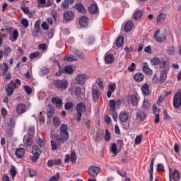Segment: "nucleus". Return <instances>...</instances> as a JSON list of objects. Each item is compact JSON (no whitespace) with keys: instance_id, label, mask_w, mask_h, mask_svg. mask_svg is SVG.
I'll use <instances>...</instances> for the list:
<instances>
[{"instance_id":"nucleus-1","label":"nucleus","mask_w":181,"mask_h":181,"mask_svg":"<svg viewBox=\"0 0 181 181\" xmlns=\"http://www.w3.org/2000/svg\"><path fill=\"white\" fill-rule=\"evenodd\" d=\"M54 136L57 142L54 140H51L50 144L52 146V151H56L58 146H60V145L65 144V142L69 141L70 138V134H69V131H67V125L62 124L60 127L59 134H54Z\"/></svg>"},{"instance_id":"nucleus-2","label":"nucleus","mask_w":181,"mask_h":181,"mask_svg":"<svg viewBox=\"0 0 181 181\" xmlns=\"http://www.w3.org/2000/svg\"><path fill=\"white\" fill-rule=\"evenodd\" d=\"M31 153L33 156H30V160L33 162V163H37L39 158H40V155L42 154V151L39 149V146L37 145H33L32 147Z\"/></svg>"},{"instance_id":"nucleus-3","label":"nucleus","mask_w":181,"mask_h":181,"mask_svg":"<svg viewBox=\"0 0 181 181\" xmlns=\"http://www.w3.org/2000/svg\"><path fill=\"white\" fill-rule=\"evenodd\" d=\"M87 107L86 103L81 102L76 105V121L80 122L81 121V117H83V112H85Z\"/></svg>"},{"instance_id":"nucleus-4","label":"nucleus","mask_w":181,"mask_h":181,"mask_svg":"<svg viewBox=\"0 0 181 181\" xmlns=\"http://www.w3.org/2000/svg\"><path fill=\"white\" fill-rule=\"evenodd\" d=\"M90 76L86 74H79L76 77V83L79 86H84L87 81L89 80Z\"/></svg>"},{"instance_id":"nucleus-5","label":"nucleus","mask_w":181,"mask_h":181,"mask_svg":"<svg viewBox=\"0 0 181 181\" xmlns=\"http://www.w3.org/2000/svg\"><path fill=\"white\" fill-rule=\"evenodd\" d=\"M54 85L58 90H66L69 87V81L63 80L54 81Z\"/></svg>"},{"instance_id":"nucleus-6","label":"nucleus","mask_w":181,"mask_h":181,"mask_svg":"<svg viewBox=\"0 0 181 181\" xmlns=\"http://www.w3.org/2000/svg\"><path fill=\"white\" fill-rule=\"evenodd\" d=\"M139 100H141V98L139 97V95L138 93L130 95L128 97V99H127V103H130L133 107H136L138 104H139Z\"/></svg>"},{"instance_id":"nucleus-7","label":"nucleus","mask_w":181,"mask_h":181,"mask_svg":"<svg viewBox=\"0 0 181 181\" xmlns=\"http://www.w3.org/2000/svg\"><path fill=\"white\" fill-rule=\"evenodd\" d=\"M6 93H7L8 97L13 95V92L16 90V83L13 81H10V83L6 86L5 87Z\"/></svg>"},{"instance_id":"nucleus-8","label":"nucleus","mask_w":181,"mask_h":181,"mask_svg":"<svg viewBox=\"0 0 181 181\" xmlns=\"http://www.w3.org/2000/svg\"><path fill=\"white\" fill-rule=\"evenodd\" d=\"M169 70H170V66H166L160 72V83H165L166 79L168 78V74L169 73Z\"/></svg>"},{"instance_id":"nucleus-9","label":"nucleus","mask_w":181,"mask_h":181,"mask_svg":"<svg viewBox=\"0 0 181 181\" xmlns=\"http://www.w3.org/2000/svg\"><path fill=\"white\" fill-rule=\"evenodd\" d=\"M65 163H69V162H71L74 165L76 162H77V155H76V151H72L70 154H66L64 160Z\"/></svg>"},{"instance_id":"nucleus-10","label":"nucleus","mask_w":181,"mask_h":181,"mask_svg":"<svg viewBox=\"0 0 181 181\" xmlns=\"http://www.w3.org/2000/svg\"><path fill=\"white\" fill-rule=\"evenodd\" d=\"M159 33H160V30H157L153 35V37L156 42H158V43H162L166 40V35L163 33L158 36Z\"/></svg>"},{"instance_id":"nucleus-11","label":"nucleus","mask_w":181,"mask_h":181,"mask_svg":"<svg viewBox=\"0 0 181 181\" xmlns=\"http://www.w3.org/2000/svg\"><path fill=\"white\" fill-rule=\"evenodd\" d=\"M173 105L174 108H180L181 106V93L177 92L173 100Z\"/></svg>"},{"instance_id":"nucleus-12","label":"nucleus","mask_w":181,"mask_h":181,"mask_svg":"<svg viewBox=\"0 0 181 181\" xmlns=\"http://www.w3.org/2000/svg\"><path fill=\"white\" fill-rule=\"evenodd\" d=\"M16 124V120L13 117H10L8 119V122H7L8 127L10 128L7 130V133L8 135H12L13 134V129L15 128V125Z\"/></svg>"},{"instance_id":"nucleus-13","label":"nucleus","mask_w":181,"mask_h":181,"mask_svg":"<svg viewBox=\"0 0 181 181\" xmlns=\"http://www.w3.org/2000/svg\"><path fill=\"white\" fill-rule=\"evenodd\" d=\"M169 176H170V181H172V177L173 180L177 181L180 179V173L177 170H174V171L173 172L172 168H170Z\"/></svg>"},{"instance_id":"nucleus-14","label":"nucleus","mask_w":181,"mask_h":181,"mask_svg":"<svg viewBox=\"0 0 181 181\" xmlns=\"http://www.w3.org/2000/svg\"><path fill=\"white\" fill-rule=\"evenodd\" d=\"M88 173L91 177H97L98 173H100V167L95 165L90 166Z\"/></svg>"},{"instance_id":"nucleus-15","label":"nucleus","mask_w":181,"mask_h":181,"mask_svg":"<svg viewBox=\"0 0 181 181\" xmlns=\"http://www.w3.org/2000/svg\"><path fill=\"white\" fill-rule=\"evenodd\" d=\"M110 111H115L117 107L119 108L121 107V99H117L115 100V99L110 100Z\"/></svg>"},{"instance_id":"nucleus-16","label":"nucleus","mask_w":181,"mask_h":181,"mask_svg":"<svg viewBox=\"0 0 181 181\" xmlns=\"http://www.w3.org/2000/svg\"><path fill=\"white\" fill-rule=\"evenodd\" d=\"M115 90H117V84L115 83L109 84L108 90L107 92V98H111V95H112L113 93H115Z\"/></svg>"},{"instance_id":"nucleus-17","label":"nucleus","mask_w":181,"mask_h":181,"mask_svg":"<svg viewBox=\"0 0 181 181\" xmlns=\"http://www.w3.org/2000/svg\"><path fill=\"white\" fill-rule=\"evenodd\" d=\"M142 70L145 74H147L148 76H152V74L153 71L152 69H150L149 64L148 62H144L142 65Z\"/></svg>"},{"instance_id":"nucleus-18","label":"nucleus","mask_w":181,"mask_h":181,"mask_svg":"<svg viewBox=\"0 0 181 181\" xmlns=\"http://www.w3.org/2000/svg\"><path fill=\"white\" fill-rule=\"evenodd\" d=\"M168 19V15L165 13H159L157 16L156 23H163Z\"/></svg>"},{"instance_id":"nucleus-19","label":"nucleus","mask_w":181,"mask_h":181,"mask_svg":"<svg viewBox=\"0 0 181 181\" xmlns=\"http://www.w3.org/2000/svg\"><path fill=\"white\" fill-rule=\"evenodd\" d=\"M120 122L125 123L129 119V115L127 112H122L119 115Z\"/></svg>"},{"instance_id":"nucleus-20","label":"nucleus","mask_w":181,"mask_h":181,"mask_svg":"<svg viewBox=\"0 0 181 181\" xmlns=\"http://www.w3.org/2000/svg\"><path fill=\"white\" fill-rule=\"evenodd\" d=\"M74 18V13L71 11H66L64 13V19L65 21H73V18Z\"/></svg>"},{"instance_id":"nucleus-21","label":"nucleus","mask_w":181,"mask_h":181,"mask_svg":"<svg viewBox=\"0 0 181 181\" xmlns=\"http://www.w3.org/2000/svg\"><path fill=\"white\" fill-rule=\"evenodd\" d=\"M141 93L144 97H146V95H149L151 94V90H149V84L144 83L141 87Z\"/></svg>"},{"instance_id":"nucleus-22","label":"nucleus","mask_w":181,"mask_h":181,"mask_svg":"<svg viewBox=\"0 0 181 181\" xmlns=\"http://www.w3.org/2000/svg\"><path fill=\"white\" fill-rule=\"evenodd\" d=\"M62 163V160L60 159H52V160H49L47 161V166L48 168H52V166H57L59 165H61Z\"/></svg>"},{"instance_id":"nucleus-23","label":"nucleus","mask_w":181,"mask_h":181,"mask_svg":"<svg viewBox=\"0 0 181 181\" xmlns=\"http://www.w3.org/2000/svg\"><path fill=\"white\" fill-rule=\"evenodd\" d=\"M155 158H152L150 163V169L148 170V173L150 175L149 180L153 181V165L155 163Z\"/></svg>"},{"instance_id":"nucleus-24","label":"nucleus","mask_w":181,"mask_h":181,"mask_svg":"<svg viewBox=\"0 0 181 181\" xmlns=\"http://www.w3.org/2000/svg\"><path fill=\"white\" fill-rule=\"evenodd\" d=\"M15 155L18 158V159H22V158L25 156V148H17L16 150Z\"/></svg>"},{"instance_id":"nucleus-25","label":"nucleus","mask_w":181,"mask_h":181,"mask_svg":"<svg viewBox=\"0 0 181 181\" xmlns=\"http://www.w3.org/2000/svg\"><path fill=\"white\" fill-rule=\"evenodd\" d=\"M136 119L140 122L145 121V119H146V115H145L144 111L139 110L136 112Z\"/></svg>"},{"instance_id":"nucleus-26","label":"nucleus","mask_w":181,"mask_h":181,"mask_svg":"<svg viewBox=\"0 0 181 181\" xmlns=\"http://www.w3.org/2000/svg\"><path fill=\"white\" fill-rule=\"evenodd\" d=\"M79 25L81 28H87L88 26V18L82 16L79 20Z\"/></svg>"},{"instance_id":"nucleus-27","label":"nucleus","mask_w":181,"mask_h":181,"mask_svg":"<svg viewBox=\"0 0 181 181\" xmlns=\"http://www.w3.org/2000/svg\"><path fill=\"white\" fill-rule=\"evenodd\" d=\"M132 28H134V23L129 21L124 24V31L127 33H128L132 30Z\"/></svg>"},{"instance_id":"nucleus-28","label":"nucleus","mask_w":181,"mask_h":181,"mask_svg":"<svg viewBox=\"0 0 181 181\" xmlns=\"http://www.w3.org/2000/svg\"><path fill=\"white\" fill-rule=\"evenodd\" d=\"M143 16H144V12L141 10L136 9L133 13V19L134 21H138V19H140V18H142Z\"/></svg>"},{"instance_id":"nucleus-29","label":"nucleus","mask_w":181,"mask_h":181,"mask_svg":"<svg viewBox=\"0 0 181 181\" xmlns=\"http://www.w3.org/2000/svg\"><path fill=\"white\" fill-rule=\"evenodd\" d=\"M52 104H55L56 107L60 108L63 105V100L59 98V97H55L52 99Z\"/></svg>"},{"instance_id":"nucleus-30","label":"nucleus","mask_w":181,"mask_h":181,"mask_svg":"<svg viewBox=\"0 0 181 181\" xmlns=\"http://www.w3.org/2000/svg\"><path fill=\"white\" fill-rule=\"evenodd\" d=\"M71 52L77 57H79V59H84V54H83V52L76 49V48H71Z\"/></svg>"},{"instance_id":"nucleus-31","label":"nucleus","mask_w":181,"mask_h":181,"mask_svg":"<svg viewBox=\"0 0 181 181\" xmlns=\"http://www.w3.org/2000/svg\"><path fill=\"white\" fill-rule=\"evenodd\" d=\"M16 111L18 114H23L26 111V105L21 103L17 105Z\"/></svg>"},{"instance_id":"nucleus-32","label":"nucleus","mask_w":181,"mask_h":181,"mask_svg":"<svg viewBox=\"0 0 181 181\" xmlns=\"http://www.w3.org/2000/svg\"><path fill=\"white\" fill-rule=\"evenodd\" d=\"M74 2V0H64V2L61 4L62 9H69V7L71 4Z\"/></svg>"},{"instance_id":"nucleus-33","label":"nucleus","mask_w":181,"mask_h":181,"mask_svg":"<svg viewBox=\"0 0 181 181\" xmlns=\"http://www.w3.org/2000/svg\"><path fill=\"white\" fill-rule=\"evenodd\" d=\"M105 60L107 64H111L115 60L114 55L112 54H106L105 56Z\"/></svg>"},{"instance_id":"nucleus-34","label":"nucleus","mask_w":181,"mask_h":181,"mask_svg":"<svg viewBox=\"0 0 181 181\" xmlns=\"http://www.w3.org/2000/svg\"><path fill=\"white\" fill-rule=\"evenodd\" d=\"M134 80L137 83H141V81H144V74H142V73H136L134 75Z\"/></svg>"},{"instance_id":"nucleus-35","label":"nucleus","mask_w":181,"mask_h":181,"mask_svg":"<svg viewBox=\"0 0 181 181\" xmlns=\"http://www.w3.org/2000/svg\"><path fill=\"white\" fill-rule=\"evenodd\" d=\"M34 29H35V33L34 36L35 37H37V33H40V21H37L35 23V26H34Z\"/></svg>"},{"instance_id":"nucleus-36","label":"nucleus","mask_w":181,"mask_h":181,"mask_svg":"<svg viewBox=\"0 0 181 181\" xmlns=\"http://www.w3.org/2000/svg\"><path fill=\"white\" fill-rule=\"evenodd\" d=\"M8 70H9L8 64L3 63V64L1 66V71L3 76H6V73H8Z\"/></svg>"},{"instance_id":"nucleus-37","label":"nucleus","mask_w":181,"mask_h":181,"mask_svg":"<svg viewBox=\"0 0 181 181\" xmlns=\"http://www.w3.org/2000/svg\"><path fill=\"white\" fill-rule=\"evenodd\" d=\"M88 9L89 12L92 13V15L97 13V12H98V6H97V4H90Z\"/></svg>"},{"instance_id":"nucleus-38","label":"nucleus","mask_w":181,"mask_h":181,"mask_svg":"<svg viewBox=\"0 0 181 181\" xmlns=\"http://www.w3.org/2000/svg\"><path fill=\"white\" fill-rule=\"evenodd\" d=\"M18 37H19V33L18 32L17 30H15L13 31V35L10 37L9 40H11V42L14 43V42H16V40H18Z\"/></svg>"},{"instance_id":"nucleus-39","label":"nucleus","mask_w":181,"mask_h":181,"mask_svg":"<svg viewBox=\"0 0 181 181\" xmlns=\"http://www.w3.org/2000/svg\"><path fill=\"white\" fill-rule=\"evenodd\" d=\"M64 60L65 62H77L78 59L76 56L71 54L69 56H65Z\"/></svg>"},{"instance_id":"nucleus-40","label":"nucleus","mask_w":181,"mask_h":181,"mask_svg":"<svg viewBox=\"0 0 181 181\" xmlns=\"http://www.w3.org/2000/svg\"><path fill=\"white\" fill-rule=\"evenodd\" d=\"M74 8L81 13H84L86 12V8H84V5H83V4L78 3L75 5Z\"/></svg>"},{"instance_id":"nucleus-41","label":"nucleus","mask_w":181,"mask_h":181,"mask_svg":"<svg viewBox=\"0 0 181 181\" xmlns=\"http://www.w3.org/2000/svg\"><path fill=\"white\" fill-rule=\"evenodd\" d=\"M49 110L47 112V118H52L54 115V107L52 105H49Z\"/></svg>"},{"instance_id":"nucleus-42","label":"nucleus","mask_w":181,"mask_h":181,"mask_svg":"<svg viewBox=\"0 0 181 181\" xmlns=\"http://www.w3.org/2000/svg\"><path fill=\"white\" fill-rule=\"evenodd\" d=\"M62 71H64L65 74H71L73 72V67L71 65H66L64 69H63Z\"/></svg>"},{"instance_id":"nucleus-43","label":"nucleus","mask_w":181,"mask_h":181,"mask_svg":"<svg viewBox=\"0 0 181 181\" xmlns=\"http://www.w3.org/2000/svg\"><path fill=\"white\" fill-rule=\"evenodd\" d=\"M92 94H93L94 101L98 100V98H100V92L98 91V90L93 89Z\"/></svg>"},{"instance_id":"nucleus-44","label":"nucleus","mask_w":181,"mask_h":181,"mask_svg":"<svg viewBox=\"0 0 181 181\" xmlns=\"http://www.w3.org/2000/svg\"><path fill=\"white\" fill-rule=\"evenodd\" d=\"M176 53V49L173 46H169L167 47V54L170 56H173Z\"/></svg>"},{"instance_id":"nucleus-45","label":"nucleus","mask_w":181,"mask_h":181,"mask_svg":"<svg viewBox=\"0 0 181 181\" xmlns=\"http://www.w3.org/2000/svg\"><path fill=\"white\" fill-rule=\"evenodd\" d=\"M122 45H124V37L119 36L116 40V45L117 47H122Z\"/></svg>"},{"instance_id":"nucleus-46","label":"nucleus","mask_w":181,"mask_h":181,"mask_svg":"<svg viewBox=\"0 0 181 181\" xmlns=\"http://www.w3.org/2000/svg\"><path fill=\"white\" fill-rule=\"evenodd\" d=\"M21 11H23L24 13H25V15H29L30 18H32V16H33V13L30 12V11L29 10V8L21 7Z\"/></svg>"},{"instance_id":"nucleus-47","label":"nucleus","mask_w":181,"mask_h":181,"mask_svg":"<svg viewBox=\"0 0 181 181\" xmlns=\"http://www.w3.org/2000/svg\"><path fill=\"white\" fill-rule=\"evenodd\" d=\"M110 151L112 152V153L117 156L118 155V150H117V144L115 143L112 144L110 147Z\"/></svg>"},{"instance_id":"nucleus-48","label":"nucleus","mask_w":181,"mask_h":181,"mask_svg":"<svg viewBox=\"0 0 181 181\" xmlns=\"http://www.w3.org/2000/svg\"><path fill=\"white\" fill-rule=\"evenodd\" d=\"M83 90H81V88L80 86H78L75 89V95L76 97H81L83 95Z\"/></svg>"},{"instance_id":"nucleus-49","label":"nucleus","mask_w":181,"mask_h":181,"mask_svg":"<svg viewBox=\"0 0 181 181\" xmlns=\"http://www.w3.org/2000/svg\"><path fill=\"white\" fill-rule=\"evenodd\" d=\"M151 62L152 63L153 66H159L160 64V59L154 57L151 59Z\"/></svg>"},{"instance_id":"nucleus-50","label":"nucleus","mask_w":181,"mask_h":181,"mask_svg":"<svg viewBox=\"0 0 181 181\" xmlns=\"http://www.w3.org/2000/svg\"><path fill=\"white\" fill-rule=\"evenodd\" d=\"M73 107H74V103H73V102H67L64 105V108L67 111L71 110V108H73Z\"/></svg>"},{"instance_id":"nucleus-51","label":"nucleus","mask_w":181,"mask_h":181,"mask_svg":"<svg viewBox=\"0 0 181 181\" xmlns=\"http://www.w3.org/2000/svg\"><path fill=\"white\" fill-rule=\"evenodd\" d=\"M11 53H12V49L11 48V47H6L4 48V56L6 57L9 56V54H11Z\"/></svg>"},{"instance_id":"nucleus-52","label":"nucleus","mask_w":181,"mask_h":181,"mask_svg":"<svg viewBox=\"0 0 181 181\" xmlns=\"http://www.w3.org/2000/svg\"><path fill=\"white\" fill-rule=\"evenodd\" d=\"M39 56H40V52L36 51L30 54V59L32 60L33 59H36V57H39Z\"/></svg>"},{"instance_id":"nucleus-53","label":"nucleus","mask_w":181,"mask_h":181,"mask_svg":"<svg viewBox=\"0 0 181 181\" xmlns=\"http://www.w3.org/2000/svg\"><path fill=\"white\" fill-rule=\"evenodd\" d=\"M25 144L27 146H32V145H33V139L30 136L28 137L26 139Z\"/></svg>"},{"instance_id":"nucleus-54","label":"nucleus","mask_w":181,"mask_h":181,"mask_svg":"<svg viewBox=\"0 0 181 181\" xmlns=\"http://www.w3.org/2000/svg\"><path fill=\"white\" fill-rule=\"evenodd\" d=\"M10 175L12 179H15V177L16 176V170L15 169V167L11 168Z\"/></svg>"},{"instance_id":"nucleus-55","label":"nucleus","mask_w":181,"mask_h":181,"mask_svg":"<svg viewBox=\"0 0 181 181\" xmlns=\"http://www.w3.org/2000/svg\"><path fill=\"white\" fill-rule=\"evenodd\" d=\"M143 108H144V110H148L149 108V100H148V99L144 100Z\"/></svg>"},{"instance_id":"nucleus-56","label":"nucleus","mask_w":181,"mask_h":181,"mask_svg":"<svg viewBox=\"0 0 181 181\" xmlns=\"http://www.w3.org/2000/svg\"><path fill=\"white\" fill-rule=\"evenodd\" d=\"M53 125H54V127H55V128H58L59 125H60V122L59 121V117H54Z\"/></svg>"},{"instance_id":"nucleus-57","label":"nucleus","mask_w":181,"mask_h":181,"mask_svg":"<svg viewBox=\"0 0 181 181\" xmlns=\"http://www.w3.org/2000/svg\"><path fill=\"white\" fill-rule=\"evenodd\" d=\"M110 112L114 121H117V118H118V114L117 113V110H110Z\"/></svg>"},{"instance_id":"nucleus-58","label":"nucleus","mask_w":181,"mask_h":181,"mask_svg":"<svg viewBox=\"0 0 181 181\" xmlns=\"http://www.w3.org/2000/svg\"><path fill=\"white\" fill-rule=\"evenodd\" d=\"M166 66H170V65L168 64L166 61H163V60L160 61V64H159L160 69H165Z\"/></svg>"},{"instance_id":"nucleus-59","label":"nucleus","mask_w":181,"mask_h":181,"mask_svg":"<svg viewBox=\"0 0 181 181\" xmlns=\"http://www.w3.org/2000/svg\"><path fill=\"white\" fill-rule=\"evenodd\" d=\"M110 139H111V134L110 133V131H108V129H106L105 134V140L110 141Z\"/></svg>"},{"instance_id":"nucleus-60","label":"nucleus","mask_w":181,"mask_h":181,"mask_svg":"<svg viewBox=\"0 0 181 181\" xmlns=\"http://www.w3.org/2000/svg\"><path fill=\"white\" fill-rule=\"evenodd\" d=\"M24 90H25V92L28 95H30V94H32V89H31L30 86H24Z\"/></svg>"},{"instance_id":"nucleus-61","label":"nucleus","mask_w":181,"mask_h":181,"mask_svg":"<svg viewBox=\"0 0 181 181\" xmlns=\"http://www.w3.org/2000/svg\"><path fill=\"white\" fill-rule=\"evenodd\" d=\"M21 23L24 28H28V26H29V21H28V18H23L21 20Z\"/></svg>"},{"instance_id":"nucleus-62","label":"nucleus","mask_w":181,"mask_h":181,"mask_svg":"<svg viewBox=\"0 0 181 181\" xmlns=\"http://www.w3.org/2000/svg\"><path fill=\"white\" fill-rule=\"evenodd\" d=\"M35 134V127L31 126L28 128V135H30V136H33Z\"/></svg>"},{"instance_id":"nucleus-63","label":"nucleus","mask_w":181,"mask_h":181,"mask_svg":"<svg viewBox=\"0 0 181 181\" xmlns=\"http://www.w3.org/2000/svg\"><path fill=\"white\" fill-rule=\"evenodd\" d=\"M1 112L3 118H6V115H8V110H6V108L2 107L1 110Z\"/></svg>"},{"instance_id":"nucleus-64","label":"nucleus","mask_w":181,"mask_h":181,"mask_svg":"<svg viewBox=\"0 0 181 181\" xmlns=\"http://www.w3.org/2000/svg\"><path fill=\"white\" fill-rule=\"evenodd\" d=\"M164 169H165V166L163 165V164L158 163L157 165V168H156L157 172H162V170H163Z\"/></svg>"}]
</instances>
